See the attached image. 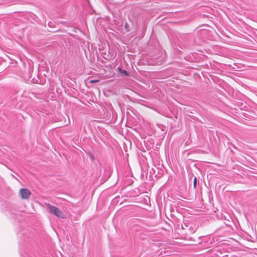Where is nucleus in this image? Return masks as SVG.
<instances>
[{
    "mask_svg": "<svg viewBox=\"0 0 257 257\" xmlns=\"http://www.w3.org/2000/svg\"><path fill=\"white\" fill-rule=\"evenodd\" d=\"M47 205L49 208L50 212L51 213H53L54 215L57 217H61L62 218H65L64 214L58 208L50 204H47Z\"/></svg>",
    "mask_w": 257,
    "mask_h": 257,
    "instance_id": "f257e3e1",
    "label": "nucleus"
},
{
    "mask_svg": "<svg viewBox=\"0 0 257 257\" xmlns=\"http://www.w3.org/2000/svg\"><path fill=\"white\" fill-rule=\"evenodd\" d=\"M19 194L23 199H27L30 197L31 193L30 190L26 188H22L20 190Z\"/></svg>",
    "mask_w": 257,
    "mask_h": 257,
    "instance_id": "f03ea898",
    "label": "nucleus"
},
{
    "mask_svg": "<svg viewBox=\"0 0 257 257\" xmlns=\"http://www.w3.org/2000/svg\"><path fill=\"white\" fill-rule=\"evenodd\" d=\"M117 70L121 74H123L126 76H129L128 73L125 70L122 69L121 68H117Z\"/></svg>",
    "mask_w": 257,
    "mask_h": 257,
    "instance_id": "7ed1b4c3",
    "label": "nucleus"
},
{
    "mask_svg": "<svg viewBox=\"0 0 257 257\" xmlns=\"http://www.w3.org/2000/svg\"><path fill=\"white\" fill-rule=\"evenodd\" d=\"M196 183H197V178L196 177H195L193 181V186L194 188H195L196 187Z\"/></svg>",
    "mask_w": 257,
    "mask_h": 257,
    "instance_id": "20e7f679",
    "label": "nucleus"
},
{
    "mask_svg": "<svg viewBox=\"0 0 257 257\" xmlns=\"http://www.w3.org/2000/svg\"><path fill=\"white\" fill-rule=\"evenodd\" d=\"M99 81V80L98 79H95V80H91L89 82L90 83H96V82H98Z\"/></svg>",
    "mask_w": 257,
    "mask_h": 257,
    "instance_id": "39448f33",
    "label": "nucleus"
}]
</instances>
